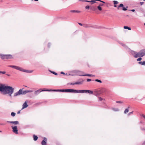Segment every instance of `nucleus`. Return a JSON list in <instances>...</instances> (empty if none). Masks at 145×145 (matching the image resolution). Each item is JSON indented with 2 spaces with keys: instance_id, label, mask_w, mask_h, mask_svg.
I'll return each mask as SVG.
<instances>
[{
  "instance_id": "obj_1",
  "label": "nucleus",
  "mask_w": 145,
  "mask_h": 145,
  "mask_svg": "<svg viewBox=\"0 0 145 145\" xmlns=\"http://www.w3.org/2000/svg\"><path fill=\"white\" fill-rule=\"evenodd\" d=\"M14 89L10 86H6L1 84V91L2 92L3 94H8L11 97L12 94L13 93Z\"/></svg>"
},
{
  "instance_id": "obj_2",
  "label": "nucleus",
  "mask_w": 145,
  "mask_h": 145,
  "mask_svg": "<svg viewBox=\"0 0 145 145\" xmlns=\"http://www.w3.org/2000/svg\"><path fill=\"white\" fill-rule=\"evenodd\" d=\"M8 67H12L21 71L27 73H31L33 72V70H29L23 69L22 68L15 65H8Z\"/></svg>"
},
{
  "instance_id": "obj_3",
  "label": "nucleus",
  "mask_w": 145,
  "mask_h": 145,
  "mask_svg": "<svg viewBox=\"0 0 145 145\" xmlns=\"http://www.w3.org/2000/svg\"><path fill=\"white\" fill-rule=\"evenodd\" d=\"M145 55V49L141 50L138 52H137L136 55L135 56V57L137 58L139 57H142Z\"/></svg>"
},
{
  "instance_id": "obj_4",
  "label": "nucleus",
  "mask_w": 145,
  "mask_h": 145,
  "mask_svg": "<svg viewBox=\"0 0 145 145\" xmlns=\"http://www.w3.org/2000/svg\"><path fill=\"white\" fill-rule=\"evenodd\" d=\"M23 89H20L18 91L14 93V96L16 97L21 95H25L27 93L26 90L23 91Z\"/></svg>"
},
{
  "instance_id": "obj_5",
  "label": "nucleus",
  "mask_w": 145,
  "mask_h": 145,
  "mask_svg": "<svg viewBox=\"0 0 145 145\" xmlns=\"http://www.w3.org/2000/svg\"><path fill=\"white\" fill-rule=\"evenodd\" d=\"M84 81V80L82 79H80L78 80V81L74 83H71L70 84L71 85H80L83 84Z\"/></svg>"
},
{
  "instance_id": "obj_6",
  "label": "nucleus",
  "mask_w": 145,
  "mask_h": 145,
  "mask_svg": "<svg viewBox=\"0 0 145 145\" xmlns=\"http://www.w3.org/2000/svg\"><path fill=\"white\" fill-rule=\"evenodd\" d=\"M80 93H88L89 94H93V92L92 91L89 90H80Z\"/></svg>"
},
{
  "instance_id": "obj_7",
  "label": "nucleus",
  "mask_w": 145,
  "mask_h": 145,
  "mask_svg": "<svg viewBox=\"0 0 145 145\" xmlns=\"http://www.w3.org/2000/svg\"><path fill=\"white\" fill-rule=\"evenodd\" d=\"M66 92L80 93V90L74 89H66Z\"/></svg>"
},
{
  "instance_id": "obj_8",
  "label": "nucleus",
  "mask_w": 145,
  "mask_h": 145,
  "mask_svg": "<svg viewBox=\"0 0 145 145\" xmlns=\"http://www.w3.org/2000/svg\"><path fill=\"white\" fill-rule=\"evenodd\" d=\"M68 75L71 76L77 75V70H73L69 71Z\"/></svg>"
},
{
  "instance_id": "obj_9",
  "label": "nucleus",
  "mask_w": 145,
  "mask_h": 145,
  "mask_svg": "<svg viewBox=\"0 0 145 145\" xmlns=\"http://www.w3.org/2000/svg\"><path fill=\"white\" fill-rule=\"evenodd\" d=\"M13 132L16 134L18 133V130L17 129V126L11 127Z\"/></svg>"
},
{
  "instance_id": "obj_10",
  "label": "nucleus",
  "mask_w": 145,
  "mask_h": 145,
  "mask_svg": "<svg viewBox=\"0 0 145 145\" xmlns=\"http://www.w3.org/2000/svg\"><path fill=\"white\" fill-rule=\"evenodd\" d=\"M84 72L83 71L77 70V75H78L80 76H84Z\"/></svg>"
},
{
  "instance_id": "obj_11",
  "label": "nucleus",
  "mask_w": 145,
  "mask_h": 145,
  "mask_svg": "<svg viewBox=\"0 0 145 145\" xmlns=\"http://www.w3.org/2000/svg\"><path fill=\"white\" fill-rule=\"evenodd\" d=\"M27 101H26L22 105V110H23L24 108H26L28 107V105L27 104Z\"/></svg>"
},
{
  "instance_id": "obj_12",
  "label": "nucleus",
  "mask_w": 145,
  "mask_h": 145,
  "mask_svg": "<svg viewBox=\"0 0 145 145\" xmlns=\"http://www.w3.org/2000/svg\"><path fill=\"white\" fill-rule=\"evenodd\" d=\"M66 89H53V91L55 92H66Z\"/></svg>"
},
{
  "instance_id": "obj_13",
  "label": "nucleus",
  "mask_w": 145,
  "mask_h": 145,
  "mask_svg": "<svg viewBox=\"0 0 145 145\" xmlns=\"http://www.w3.org/2000/svg\"><path fill=\"white\" fill-rule=\"evenodd\" d=\"M47 141V138L46 137H44L43 140L41 142L42 145H46Z\"/></svg>"
},
{
  "instance_id": "obj_14",
  "label": "nucleus",
  "mask_w": 145,
  "mask_h": 145,
  "mask_svg": "<svg viewBox=\"0 0 145 145\" xmlns=\"http://www.w3.org/2000/svg\"><path fill=\"white\" fill-rule=\"evenodd\" d=\"M127 51L130 52V53L131 54L133 55L134 57H135V55H136L137 54V52L131 50L130 49V50H128Z\"/></svg>"
},
{
  "instance_id": "obj_15",
  "label": "nucleus",
  "mask_w": 145,
  "mask_h": 145,
  "mask_svg": "<svg viewBox=\"0 0 145 145\" xmlns=\"http://www.w3.org/2000/svg\"><path fill=\"white\" fill-rule=\"evenodd\" d=\"M6 59H8L13 58V57L12 55L10 54L6 55Z\"/></svg>"
},
{
  "instance_id": "obj_16",
  "label": "nucleus",
  "mask_w": 145,
  "mask_h": 145,
  "mask_svg": "<svg viewBox=\"0 0 145 145\" xmlns=\"http://www.w3.org/2000/svg\"><path fill=\"white\" fill-rule=\"evenodd\" d=\"M7 122L8 123H12L14 124V125H16L19 124V122L17 121H7Z\"/></svg>"
},
{
  "instance_id": "obj_17",
  "label": "nucleus",
  "mask_w": 145,
  "mask_h": 145,
  "mask_svg": "<svg viewBox=\"0 0 145 145\" xmlns=\"http://www.w3.org/2000/svg\"><path fill=\"white\" fill-rule=\"evenodd\" d=\"M120 44L126 50H130V48H129L126 45L123 43H120Z\"/></svg>"
},
{
  "instance_id": "obj_18",
  "label": "nucleus",
  "mask_w": 145,
  "mask_h": 145,
  "mask_svg": "<svg viewBox=\"0 0 145 145\" xmlns=\"http://www.w3.org/2000/svg\"><path fill=\"white\" fill-rule=\"evenodd\" d=\"M41 89H40L38 90L35 91L34 92L35 94L36 95H38L41 92Z\"/></svg>"
},
{
  "instance_id": "obj_19",
  "label": "nucleus",
  "mask_w": 145,
  "mask_h": 145,
  "mask_svg": "<svg viewBox=\"0 0 145 145\" xmlns=\"http://www.w3.org/2000/svg\"><path fill=\"white\" fill-rule=\"evenodd\" d=\"M90 27H92L96 29H99L100 28V27L96 25H92L90 24Z\"/></svg>"
},
{
  "instance_id": "obj_20",
  "label": "nucleus",
  "mask_w": 145,
  "mask_h": 145,
  "mask_svg": "<svg viewBox=\"0 0 145 145\" xmlns=\"http://www.w3.org/2000/svg\"><path fill=\"white\" fill-rule=\"evenodd\" d=\"M53 89H43L42 90H41V91H53Z\"/></svg>"
},
{
  "instance_id": "obj_21",
  "label": "nucleus",
  "mask_w": 145,
  "mask_h": 145,
  "mask_svg": "<svg viewBox=\"0 0 145 145\" xmlns=\"http://www.w3.org/2000/svg\"><path fill=\"white\" fill-rule=\"evenodd\" d=\"M90 25L88 24H83V26L86 28H90Z\"/></svg>"
},
{
  "instance_id": "obj_22",
  "label": "nucleus",
  "mask_w": 145,
  "mask_h": 145,
  "mask_svg": "<svg viewBox=\"0 0 145 145\" xmlns=\"http://www.w3.org/2000/svg\"><path fill=\"white\" fill-rule=\"evenodd\" d=\"M6 55H3L1 54V58L2 59H6Z\"/></svg>"
},
{
  "instance_id": "obj_23",
  "label": "nucleus",
  "mask_w": 145,
  "mask_h": 145,
  "mask_svg": "<svg viewBox=\"0 0 145 145\" xmlns=\"http://www.w3.org/2000/svg\"><path fill=\"white\" fill-rule=\"evenodd\" d=\"M95 1H97V0H91V1L86 0L85 1L88 2H92V3H95Z\"/></svg>"
},
{
  "instance_id": "obj_24",
  "label": "nucleus",
  "mask_w": 145,
  "mask_h": 145,
  "mask_svg": "<svg viewBox=\"0 0 145 145\" xmlns=\"http://www.w3.org/2000/svg\"><path fill=\"white\" fill-rule=\"evenodd\" d=\"M139 64L142 65H145V61H144L143 62L140 61L138 62Z\"/></svg>"
},
{
  "instance_id": "obj_25",
  "label": "nucleus",
  "mask_w": 145,
  "mask_h": 145,
  "mask_svg": "<svg viewBox=\"0 0 145 145\" xmlns=\"http://www.w3.org/2000/svg\"><path fill=\"white\" fill-rule=\"evenodd\" d=\"M33 140L35 141H36V140H37L38 138V137H37V136L35 135H34L33 136Z\"/></svg>"
},
{
  "instance_id": "obj_26",
  "label": "nucleus",
  "mask_w": 145,
  "mask_h": 145,
  "mask_svg": "<svg viewBox=\"0 0 145 145\" xmlns=\"http://www.w3.org/2000/svg\"><path fill=\"white\" fill-rule=\"evenodd\" d=\"M71 12H72L80 13V11H78V10H71Z\"/></svg>"
},
{
  "instance_id": "obj_27",
  "label": "nucleus",
  "mask_w": 145,
  "mask_h": 145,
  "mask_svg": "<svg viewBox=\"0 0 145 145\" xmlns=\"http://www.w3.org/2000/svg\"><path fill=\"white\" fill-rule=\"evenodd\" d=\"M84 76H92L93 77L94 76V75L90 74H85L84 75Z\"/></svg>"
},
{
  "instance_id": "obj_28",
  "label": "nucleus",
  "mask_w": 145,
  "mask_h": 145,
  "mask_svg": "<svg viewBox=\"0 0 145 145\" xmlns=\"http://www.w3.org/2000/svg\"><path fill=\"white\" fill-rule=\"evenodd\" d=\"M112 109L114 111H118L119 110L117 108H112Z\"/></svg>"
},
{
  "instance_id": "obj_29",
  "label": "nucleus",
  "mask_w": 145,
  "mask_h": 145,
  "mask_svg": "<svg viewBox=\"0 0 145 145\" xmlns=\"http://www.w3.org/2000/svg\"><path fill=\"white\" fill-rule=\"evenodd\" d=\"M124 28L125 29H128L129 30H131V28L127 26H124Z\"/></svg>"
},
{
  "instance_id": "obj_30",
  "label": "nucleus",
  "mask_w": 145,
  "mask_h": 145,
  "mask_svg": "<svg viewBox=\"0 0 145 145\" xmlns=\"http://www.w3.org/2000/svg\"><path fill=\"white\" fill-rule=\"evenodd\" d=\"M129 110L128 108H126L125 109V110L124 111V113L125 114H126L127 113H128L129 112Z\"/></svg>"
},
{
  "instance_id": "obj_31",
  "label": "nucleus",
  "mask_w": 145,
  "mask_h": 145,
  "mask_svg": "<svg viewBox=\"0 0 145 145\" xmlns=\"http://www.w3.org/2000/svg\"><path fill=\"white\" fill-rule=\"evenodd\" d=\"M95 81L96 82H98L100 83H101L102 82L101 80L99 79H95Z\"/></svg>"
},
{
  "instance_id": "obj_32",
  "label": "nucleus",
  "mask_w": 145,
  "mask_h": 145,
  "mask_svg": "<svg viewBox=\"0 0 145 145\" xmlns=\"http://www.w3.org/2000/svg\"><path fill=\"white\" fill-rule=\"evenodd\" d=\"M97 8L99 11H101L102 10V8L100 6L97 7Z\"/></svg>"
},
{
  "instance_id": "obj_33",
  "label": "nucleus",
  "mask_w": 145,
  "mask_h": 145,
  "mask_svg": "<svg viewBox=\"0 0 145 145\" xmlns=\"http://www.w3.org/2000/svg\"><path fill=\"white\" fill-rule=\"evenodd\" d=\"M16 115V113L14 112H12L11 113V115L13 116H14Z\"/></svg>"
},
{
  "instance_id": "obj_34",
  "label": "nucleus",
  "mask_w": 145,
  "mask_h": 145,
  "mask_svg": "<svg viewBox=\"0 0 145 145\" xmlns=\"http://www.w3.org/2000/svg\"><path fill=\"white\" fill-rule=\"evenodd\" d=\"M123 7V4H120L119 6L118 7V8L120 7Z\"/></svg>"
},
{
  "instance_id": "obj_35",
  "label": "nucleus",
  "mask_w": 145,
  "mask_h": 145,
  "mask_svg": "<svg viewBox=\"0 0 145 145\" xmlns=\"http://www.w3.org/2000/svg\"><path fill=\"white\" fill-rule=\"evenodd\" d=\"M113 2L114 3V5H116L118 4V2L117 1H113Z\"/></svg>"
},
{
  "instance_id": "obj_36",
  "label": "nucleus",
  "mask_w": 145,
  "mask_h": 145,
  "mask_svg": "<svg viewBox=\"0 0 145 145\" xmlns=\"http://www.w3.org/2000/svg\"><path fill=\"white\" fill-rule=\"evenodd\" d=\"M52 73H53V74L56 75H57V73H56L54 71H50Z\"/></svg>"
},
{
  "instance_id": "obj_37",
  "label": "nucleus",
  "mask_w": 145,
  "mask_h": 145,
  "mask_svg": "<svg viewBox=\"0 0 145 145\" xmlns=\"http://www.w3.org/2000/svg\"><path fill=\"white\" fill-rule=\"evenodd\" d=\"M26 91H27V93H31V92H32L33 91L32 90H26Z\"/></svg>"
},
{
  "instance_id": "obj_38",
  "label": "nucleus",
  "mask_w": 145,
  "mask_h": 145,
  "mask_svg": "<svg viewBox=\"0 0 145 145\" xmlns=\"http://www.w3.org/2000/svg\"><path fill=\"white\" fill-rule=\"evenodd\" d=\"M51 45V44L50 43H48V48H50Z\"/></svg>"
},
{
  "instance_id": "obj_39",
  "label": "nucleus",
  "mask_w": 145,
  "mask_h": 145,
  "mask_svg": "<svg viewBox=\"0 0 145 145\" xmlns=\"http://www.w3.org/2000/svg\"><path fill=\"white\" fill-rule=\"evenodd\" d=\"M142 59L141 57H140L137 59V61H140L142 60Z\"/></svg>"
},
{
  "instance_id": "obj_40",
  "label": "nucleus",
  "mask_w": 145,
  "mask_h": 145,
  "mask_svg": "<svg viewBox=\"0 0 145 145\" xmlns=\"http://www.w3.org/2000/svg\"><path fill=\"white\" fill-rule=\"evenodd\" d=\"M127 7L126 8L123 7V10L124 11L126 10H127Z\"/></svg>"
},
{
  "instance_id": "obj_41",
  "label": "nucleus",
  "mask_w": 145,
  "mask_h": 145,
  "mask_svg": "<svg viewBox=\"0 0 145 145\" xmlns=\"http://www.w3.org/2000/svg\"><path fill=\"white\" fill-rule=\"evenodd\" d=\"M133 111H132V112H129V113L128 114V116H129V115H130L131 114H133Z\"/></svg>"
},
{
  "instance_id": "obj_42",
  "label": "nucleus",
  "mask_w": 145,
  "mask_h": 145,
  "mask_svg": "<svg viewBox=\"0 0 145 145\" xmlns=\"http://www.w3.org/2000/svg\"><path fill=\"white\" fill-rule=\"evenodd\" d=\"M85 8L86 9H89V6H86L85 7Z\"/></svg>"
},
{
  "instance_id": "obj_43",
  "label": "nucleus",
  "mask_w": 145,
  "mask_h": 145,
  "mask_svg": "<svg viewBox=\"0 0 145 145\" xmlns=\"http://www.w3.org/2000/svg\"><path fill=\"white\" fill-rule=\"evenodd\" d=\"M98 99L99 101H102V100L103 99L101 97H99Z\"/></svg>"
},
{
  "instance_id": "obj_44",
  "label": "nucleus",
  "mask_w": 145,
  "mask_h": 145,
  "mask_svg": "<svg viewBox=\"0 0 145 145\" xmlns=\"http://www.w3.org/2000/svg\"><path fill=\"white\" fill-rule=\"evenodd\" d=\"M60 73H61V74H62L67 75V73L65 74L64 72H61Z\"/></svg>"
},
{
  "instance_id": "obj_45",
  "label": "nucleus",
  "mask_w": 145,
  "mask_h": 145,
  "mask_svg": "<svg viewBox=\"0 0 145 145\" xmlns=\"http://www.w3.org/2000/svg\"><path fill=\"white\" fill-rule=\"evenodd\" d=\"M5 73H6V72L5 71H1V73L5 74Z\"/></svg>"
},
{
  "instance_id": "obj_46",
  "label": "nucleus",
  "mask_w": 145,
  "mask_h": 145,
  "mask_svg": "<svg viewBox=\"0 0 145 145\" xmlns=\"http://www.w3.org/2000/svg\"><path fill=\"white\" fill-rule=\"evenodd\" d=\"M116 103H123V102L120 101H116Z\"/></svg>"
},
{
  "instance_id": "obj_47",
  "label": "nucleus",
  "mask_w": 145,
  "mask_h": 145,
  "mask_svg": "<svg viewBox=\"0 0 145 145\" xmlns=\"http://www.w3.org/2000/svg\"><path fill=\"white\" fill-rule=\"evenodd\" d=\"M91 81V80L90 79H88L87 80V81L88 82H89L90 81Z\"/></svg>"
},
{
  "instance_id": "obj_48",
  "label": "nucleus",
  "mask_w": 145,
  "mask_h": 145,
  "mask_svg": "<svg viewBox=\"0 0 145 145\" xmlns=\"http://www.w3.org/2000/svg\"><path fill=\"white\" fill-rule=\"evenodd\" d=\"M144 3V2H140V4L141 5H142Z\"/></svg>"
},
{
  "instance_id": "obj_49",
  "label": "nucleus",
  "mask_w": 145,
  "mask_h": 145,
  "mask_svg": "<svg viewBox=\"0 0 145 145\" xmlns=\"http://www.w3.org/2000/svg\"><path fill=\"white\" fill-rule=\"evenodd\" d=\"M78 24L80 25H81V26H83V24H82L81 23H78Z\"/></svg>"
},
{
  "instance_id": "obj_50",
  "label": "nucleus",
  "mask_w": 145,
  "mask_h": 145,
  "mask_svg": "<svg viewBox=\"0 0 145 145\" xmlns=\"http://www.w3.org/2000/svg\"><path fill=\"white\" fill-rule=\"evenodd\" d=\"M142 116L145 119V115H144V114H142Z\"/></svg>"
},
{
  "instance_id": "obj_51",
  "label": "nucleus",
  "mask_w": 145,
  "mask_h": 145,
  "mask_svg": "<svg viewBox=\"0 0 145 145\" xmlns=\"http://www.w3.org/2000/svg\"><path fill=\"white\" fill-rule=\"evenodd\" d=\"M131 10V11H132L133 12H134L135 11V9H132V10Z\"/></svg>"
},
{
  "instance_id": "obj_52",
  "label": "nucleus",
  "mask_w": 145,
  "mask_h": 145,
  "mask_svg": "<svg viewBox=\"0 0 145 145\" xmlns=\"http://www.w3.org/2000/svg\"><path fill=\"white\" fill-rule=\"evenodd\" d=\"M104 5L103 4H100L99 6H100V7L101 6H103Z\"/></svg>"
},
{
  "instance_id": "obj_53",
  "label": "nucleus",
  "mask_w": 145,
  "mask_h": 145,
  "mask_svg": "<svg viewBox=\"0 0 145 145\" xmlns=\"http://www.w3.org/2000/svg\"><path fill=\"white\" fill-rule=\"evenodd\" d=\"M142 145H145V141L143 143Z\"/></svg>"
},
{
  "instance_id": "obj_54",
  "label": "nucleus",
  "mask_w": 145,
  "mask_h": 145,
  "mask_svg": "<svg viewBox=\"0 0 145 145\" xmlns=\"http://www.w3.org/2000/svg\"><path fill=\"white\" fill-rule=\"evenodd\" d=\"M6 75H7V76H10V74H6Z\"/></svg>"
},
{
  "instance_id": "obj_55",
  "label": "nucleus",
  "mask_w": 145,
  "mask_h": 145,
  "mask_svg": "<svg viewBox=\"0 0 145 145\" xmlns=\"http://www.w3.org/2000/svg\"><path fill=\"white\" fill-rule=\"evenodd\" d=\"M20 111H19L18 112V114H19L20 113Z\"/></svg>"
},
{
  "instance_id": "obj_56",
  "label": "nucleus",
  "mask_w": 145,
  "mask_h": 145,
  "mask_svg": "<svg viewBox=\"0 0 145 145\" xmlns=\"http://www.w3.org/2000/svg\"><path fill=\"white\" fill-rule=\"evenodd\" d=\"M114 7H117V6L116 5H114Z\"/></svg>"
},
{
  "instance_id": "obj_57",
  "label": "nucleus",
  "mask_w": 145,
  "mask_h": 145,
  "mask_svg": "<svg viewBox=\"0 0 145 145\" xmlns=\"http://www.w3.org/2000/svg\"><path fill=\"white\" fill-rule=\"evenodd\" d=\"M25 86V87H27V86Z\"/></svg>"
},
{
  "instance_id": "obj_58",
  "label": "nucleus",
  "mask_w": 145,
  "mask_h": 145,
  "mask_svg": "<svg viewBox=\"0 0 145 145\" xmlns=\"http://www.w3.org/2000/svg\"><path fill=\"white\" fill-rule=\"evenodd\" d=\"M144 24L145 25V23H144Z\"/></svg>"
},
{
  "instance_id": "obj_59",
  "label": "nucleus",
  "mask_w": 145,
  "mask_h": 145,
  "mask_svg": "<svg viewBox=\"0 0 145 145\" xmlns=\"http://www.w3.org/2000/svg\"><path fill=\"white\" fill-rule=\"evenodd\" d=\"M144 16L145 17V14L144 15Z\"/></svg>"
},
{
  "instance_id": "obj_60",
  "label": "nucleus",
  "mask_w": 145,
  "mask_h": 145,
  "mask_svg": "<svg viewBox=\"0 0 145 145\" xmlns=\"http://www.w3.org/2000/svg\"><path fill=\"white\" fill-rule=\"evenodd\" d=\"M145 130V129H144Z\"/></svg>"
}]
</instances>
